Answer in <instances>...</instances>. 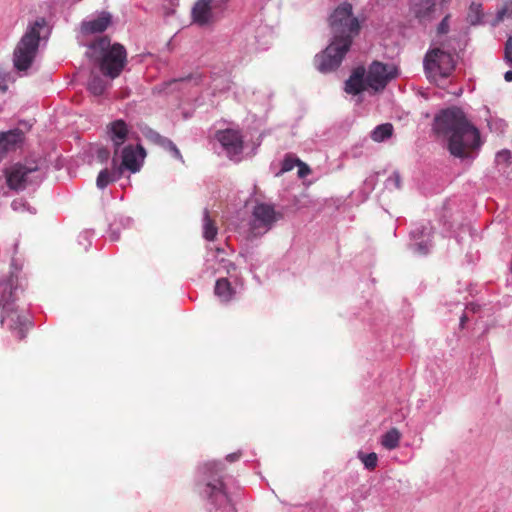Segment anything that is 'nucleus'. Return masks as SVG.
I'll list each match as a JSON object with an SVG mask.
<instances>
[{
  "label": "nucleus",
  "mask_w": 512,
  "mask_h": 512,
  "mask_svg": "<svg viewBox=\"0 0 512 512\" xmlns=\"http://www.w3.org/2000/svg\"><path fill=\"white\" fill-rule=\"evenodd\" d=\"M223 469V465L216 462L207 463L205 465V472L209 474V476H218L217 478L209 480L205 484V488L203 490V493L215 504H222L228 501L227 494L224 491L223 481L221 479V476H219V473H221Z\"/></svg>",
  "instance_id": "9b49d317"
},
{
  "label": "nucleus",
  "mask_w": 512,
  "mask_h": 512,
  "mask_svg": "<svg viewBox=\"0 0 512 512\" xmlns=\"http://www.w3.org/2000/svg\"><path fill=\"white\" fill-rule=\"evenodd\" d=\"M510 159H511V154L508 150H502V151L498 152L496 155V162L498 164L503 163L505 165H509Z\"/></svg>",
  "instance_id": "c756f323"
},
{
  "label": "nucleus",
  "mask_w": 512,
  "mask_h": 512,
  "mask_svg": "<svg viewBox=\"0 0 512 512\" xmlns=\"http://www.w3.org/2000/svg\"><path fill=\"white\" fill-rule=\"evenodd\" d=\"M468 320L467 316L466 315H463L460 319V326L463 328L466 321Z\"/></svg>",
  "instance_id": "58836bf2"
},
{
  "label": "nucleus",
  "mask_w": 512,
  "mask_h": 512,
  "mask_svg": "<svg viewBox=\"0 0 512 512\" xmlns=\"http://www.w3.org/2000/svg\"><path fill=\"white\" fill-rule=\"evenodd\" d=\"M297 166H298V176L300 178H305L306 176H308L311 173L310 167L306 163L302 162L301 160Z\"/></svg>",
  "instance_id": "473e14b6"
},
{
  "label": "nucleus",
  "mask_w": 512,
  "mask_h": 512,
  "mask_svg": "<svg viewBox=\"0 0 512 512\" xmlns=\"http://www.w3.org/2000/svg\"><path fill=\"white\" fill-rule=\"evenodd\" d=\"M393 134V126L390 123L378 125L371 133V138L375 142H382L390 138Z\"/></svg>",
  "instance_id": "4be33fe9"
},
{
  "label": "nucleus",
  "mask_w": 512,
  "mask_h": 512,
  "mask_svg": "<svg viewBox=\"0 0 512 512\" xmlns=\"http://www.w3.org/2000/svg\"><path fill=\"white\" fill-rule=\"evenodd\" d=\"M213 0H198L192 9L193 22L199 26L210 25L214 22L212 11Z\"/></svg>",
  "instance_id": "4468645a"
},
{
  "label": "nucleus",
  "mask_w": 512,
  "mask_h": 512,
  "mask_svg": "<svg viewBox=\"0 0 512 512\" xmlns=\"http://www.w3.org/2000/svg\"><path fill=\"white\" fill-rule=\"evenodd\" d=\"M366 69L363 66L355 68L345 82V91L348 94L357 95L366 90Z\"/></svg>",
  "instance_id": "2eb2a0df"
},
{
  "label": "nucleus",
  "mask_w": 512,
  "mask_h": 512,
  "mask_svg": "<svg viewBox=\"0 0 512 512\" xmlns=\"http://www.w3.org/2000/svg\"><path fill=\"white\" fill-rule=\"evenodd\" d=\"M329 24L333 35L332 42L338 44L349 43L351 47L353 39L360 32V23L353 16L352 5L343 3L338 6L329 18Z\"/></svg>",
  "instance_id": "39448f33"
},
{
  "label": "nucleus",
  "mask_w": 512,
  "mask_h": 512,
  "mask_svg": "<svg viewBox=\"0 0 512 512\" xmlns=\"http://www.w3.org/2000/svg\"><path fill=\"white\" fill-rule=\"evenodd\" d=\"M108 134L110 139L112 140L115 146L116 155L119 147L126 141L128 135V127L127 124L123 120H115L111 122L108 126Z\"/></svg>",
  "instance_id": "f3484780"
},
{
  "label": "nucleus",
  "mask_w": 512,
  "mask_h": 512,
  "mask_svg": "<svg viewBox=\"0 0 512 512\" xmlns=\"http://www.w3.org/2000/svg\"><path fill=\"white\" fill-rule=\"evenodd\" d=\"M504 79H505L507 82H511V81H512V71H511V70L507 71V72L504 74Z\"/></svg>",
  "instance_id": "4c0bfd02"
},
{
  "label": "nucleus",
  "mask_w": 512,
  "mask_h": 512,
  "mask_svg": "<svg viewBox=\"0 0 512 512\" xmlns=\"http://www.w3.org/2000/svg\"><path fill=\"white\" fill-rule=\"evenodd\" d=\"M24 141V133L16 128L0 133V151L3 153L17 149Z\"/></svg>",
  "instance_id": "dca6fc26"
},
{
  "label": "nucleus",
  "mask_w": 512,
  "mask_h": 512,
  "mask_svg": "<svg viewBox=\"0 0 512 512\" xmlns=\"http://www.w3.org/2000/svg\"><path fill=\"white\" fill-rule=\"evenodd\" d=\"M191 78H192V76H189L188 78H180L179 81H184L186 79H191Z\"/></svg>",
  "instance_id": "ea45409f"
},
{
  "label": "nucleus",
  "mask_w": 512,
  "mask_h": 512,
  "mask_svg": "<svg viewBox=\"0 0 512 512\" xmlns=\"http://www.w3.org/2000/svg\"><path fill=\"white\" fill-rule=\"evenodd\" d=\"M349 43L338 44L332 42L329 46L315 57V65L317 69L322 73H328L337 69L346 53L349 51Z\"/></svg>",
  "instance_id": "9d476101"
},
{
  "label": "nucleus",
  "mask_w": 512,
  "mask_h": 512,
  "mask_svg": "<svg viewBox=\"0 0 512 512\" xmlns=\"http://www.w3.org/2000/svg\"><path fill=\"white\" fill-rule=\"evenodd\" d=\"M512 15V2L507 3L504 8L499 12V17L503 18L504 16Z\"/></svg>",
  "instance_id": "f704fd0d"
},
{
  "label": "nucleus",
  "mask_w": 512,
  "mask_h": 512,
  "mask_svg": "<svg viewBox=\"0 0 512 512\" xmlns=\"http://www.w3.org/2000/svg\"><path fill=\"white\" fill-rule=\"evenodd\" d=\"M145 157V150L141 146L134 148L132 145H128L122 149L121 152V163L116 164L117 168L121 169L123 175L124 170H128L131 173H136L141 168V161Z\"/></svg>",
  "instance_id": "ddd939ff"
},
{
  "label": "nucleus",
  "mask_w": 512,
  "mask_h": 512,
  "mask_svg": "<svg viewBox=\"0 0 512 512\" xmlns=\"http://www.w3.org/2000/svg\"><path fill=\"white\" fill-rule=\"evenodd\" d=\"M113 167L112 169H103L99 172L96 185L99 189L106 188L110 183L117 181L121 178V169L116 167V159L115 157L112 160Z\"/></svg>",
  "instance_id": "6ab92c4d"
},
{
  "label": "nucleus",
  "mask_w": 512,
  "mask_h": 512,
  "mask_svg": "<svg viewBox=\"0 0 512 512\" xmlns=\"http://www.w3.org/2000/svg\"><path fill=\"white\" fill-rule=\"evenodd\" d=\"M365 75L367 87L377 93L383 91L388 83L398 76V71L393 65L373 61Z\"/></svg>",
  "instance_id": "6e6552de"
},
{
  "label": "nucleus",
  "mask_w": 512,
  "mask_h": 512,
  "mask_svg": "<svg viewBox=\"0 0 512 512\" xmlns=\"http://www.w3.org/2000/svg\"><path fill=\"white\" fill-rule=\"evenodd\" d=\"M1 285L4 286L0 297V306L2 307L1 323L6 324L7 328L15 333L18 340H23L27 331L32 327V323L13 306L15 290L18 287V277L10 274L8 279L1 283Z\"/></svg>",
  "instance_id": "7ed1b4c3"
},
{
  "label": "nucleus",
  "mask_w": 512,
  "mask_h": 512,
  "mask_svg": "<svg viewBox=\"0 0 512 512\" xmlns=\"http://www.w3.org/2000/svg\"><path fill=\"white\" fill-rule=\"evenodd\" d=\"M218 233L215 222L210 218L208 210L204 213L203 236L208 241H213Z\"/></svg>",
  "instance_id": "5701e85b"
},
{
  "label": "nucleus",
  "mask_w": 512,
  "mask_h": 512,
  "mask_svg": "<svg viewBox=\"0 0 512 512\" xmlns=\"http://www.w3.org/2000/svg\"><path fill=\"white\" fill-rule=\"evenodd\" d=\"M482 16L483 14L481 4L475 2L471 3L467 15V21L471 25H477L481 22Z\"/></svg>",
  "instance_id": "393cba45"
},
{
  "label": "nucleus",
  "mask_w": 512,
  "mask_h": 512,
  "mask_svg": "<svg viewBox=\"0 0 512 512\" xmlns=\"http://www.w3.org/2000/svg\"><path fill=\"white\" fill-rule=\"evenodd\" d=\"M216 139L220 142L227 153V156L234 160L243 152V136L238 130L225 129L216 133Z\"/></svg>",
  "instance_id": "f8f14e48"
},
{
  "label": "nucleus",
  "mask_w": 512,
  "mask_h": 512,
  "mask_svg": "<svg viewBox=\"0 0 512 512\" xmlns=\"http://www.w3.org/2000/svg\"><path fill=\"white\" fill-rule=\"evenodd\" d=\"M455 68L453 56L440 49L429 50L424 58V70L429 79L437 80L450 76Z\"/></svg>",
  "instance_id": "423d86ee"
},
{
  "label": "nucleus",
  "mask_w": 512,
  "mask_h": 512,
  "mask_svg": "<svg viewBox=\"0 0 512 512\" xmlns=\"http://www.w3.org/2000/svg\"><path fill=\"white\" fill-rule=\"evenodd\" d=\"M144 136L149 142L156 145H160L164 139V136L160 135L157 131L150 128L144 131Z\"/></svg>",
  "instance_id": "c85d7f7f"
},
{
  "label": "nucleus",
  "mask_w": 512,
  "mask_h": 512,
  "mask_svg": "<svg viewBox=\"0 0 512 512\" xmlns=\"http://www.w3.org/2000/svg\"><path fill=\"white\" fill-rule=\"evenodd\" d=\"M433 130L447 141L448 151L456 158H473L481 146L479 130L458 107H450L437 114Z\"/></svg>",
  "instance_id": "f257e3e1"
},
{
  "label": "nucleus",
  "mask_w": 512,
  "mask_h": 512,
  "mask_svg": "<svg viewBox=\"0 0 512 512\" xmlns=\"http://www.w3.org/2000/svg\"><path fill=\"white\" fill-rule=\"evenodd\" d=\"M163 149L169 151L174 158L181 160L183 162V157L179 149L176 147V145L168 138L164 137L163 141L159 145Z\"/></svg>",
  "instance_id": "bb28decb"
},
{
  "label": "nucleus",
  "mask_w": 512,
  "mask_h": 512,
  "mask_svg": "<svg viewBox=\"0 0 512 512\" xmlns=\"http://www.w3.org/2000/svg\"><path fill=\"white\" fill-rule=\"evenodd\" d=\"M110 23L111 15L103 12L96 19L83 22L81 28L84 33H101L108 28Z\"/></svg>",
  "instance_id": "a211bd4d"
},
{
  "label": "nucleus",
  "mask_w": 512,
  "mask_h": 512,
  "mask_svg": "<svg viewBox=\"0 0 512 512\" xmlns=\"http://www.w3.org/2000/svg\"><path fill=\"white\" fill-rule=\"evenodd\" d=\"M426 3H427V5H428V7H427V9H426L425 11H423V10H421V9H417V10L415 11L416 16H417L418 18H425L426 16H428V15H429V13L433 10V8H434V6H435L434 2H432L431 0H426Z\"/></svg>",
  "instance_id": "2f4dec72"
},
{
  "label": "nucleus",
  "mask_w": 512,
  "mask_h": 512,
  "mask_svg": "<svg viewBox=\"0 0 512 512\" xmlns=\"http://www.w3.org/2000/svg\"><path fill=\"white\" fill-rule=\"evenodd\" d=\"M239 458H240V454H238V453H231V454L227 455V457H226V459L229 462L237 461Z\"/></svg>",
  "instance_id": "e433bc0d"
},
{
  "label": "nucleus",
  "mask_w": 512,
  "mask_h": 512,
  "mask_svg": "<svg viewBox=\"0 0 512 512\" xmlns=\"http://www.w3.org/2000/svg\"><path fill=\"white\" fill-rule=\"evenodd\" d=\"M359 458L368 470H374L377 466L378 457L377 454L371 452L369 454L359 453Z\"/></svg>",
  "instance_id": "a878e982"
},
{
  "label": "nucleus",
  "mask_w": 512,
  "mask_h": 512,
  "mask_svg": "<svg viewBox=\"0 0 512 512\" xmlns=\"http://www.w3.org/2000/svg\"><path fill=\"white\" fill-rule=\"evenodd\" d=\"M299 162H300L299 158H296L293 155L288 154L285 156V158L283 160L281 171L289 172V171L293 170V168L295 166H297L299 164Z\"/></svg>",
  "instance_id": "cd10ccee"
},
{
  "label": "nucleus",
  "mask_w": 512,
  "mask_h": 512,
  "mask_svg": "<svg viewBox=\"0 0 512 512\" xmlns=\"http://www.w3.org/2000/svg\"><path fill=\"white\" fill-rule=\"evenodd\" d=\"M505 60L512 64V38H509L505 45Z\"/></svg>",
  "instance_id": "72a5a7b5"
},
{
  "label": "nucleus",
  "mask_w": 512,
  "mask_h": 512,
  "mask_svg": "<svg viewBox=\"0 0 512 512\" xmlns=\"http://www.w3.org/2000/svg\"><path fill=\"white\" fill-rule=\"evenodd\" d=\"M215 294L223 301H229L233 295V289L226 278H220L216 281Z\"/></svg>",
  "instance_id": "412c9836"
},
{
  "label": "nucleus",
  "mask_w": 512,
  "mask_h": 512,
  "mask_svg": "<svg viewBox=\"0 0 512 512\" xmlns=\"http://www.w3.org/2000/svg\"><path fill=\"white\" fill-rule=\"evenodd\" d=\"M97 157L101 162H104L109 158V151L106 148H100L97 151Z\"/></svg>",
  "instance_id": "c9c22d12"
},
{
  "label": "nucleus",
  "mask_w": 512,
  "mask_h": 512,
  "mask_svg": "<svg viewBox=\"0 0 512 512\" xmlns=\"http://www.w3.org/2000/svg\"><path fill=\"white\" fill-rule=\"evenodd\" d=\"M107 88V82L98 75H92L88 83L89 91L96 96L102 95Z\"/></svg>",
  "instance_id": "b1692460"
},
{
  "label": "nucleus",
  "mask_w": 512,
  "mask_h": 512,
  "mask_svg": "<svg viewBox=\"0 0 512 512\" xmlns=\"http://www.w3.org/2000/svg\"><path fill=\"white\" fill-rule=\"evenodd\" d=\"M449 18L450 15H446L437 27L438 34H447L449 31Z\"/></svg>",
  "instance_id": "7c9ffc66"
},
{
  "label": "nucleus",
  "mask_w": 512,
  "mask_h": 512,
  "mask_svg": "<svg viewBox=\"0 0 512 512\" xmlns=\"http://www.w3.org/2000/svg\"><path fill=\"white\" fill-rule=\"evenodd\" d=\"M401 433L397 428H391L381 438V445L388 449L393 450L399 446Z\"/></svg>",
  "instance_id": "aec40b11"
},
{
  "label": "nucleus",
  "mask_w": 512,
  "mask_h": 512,
  "mask_svg": "<svg viewBox=\"0 0 512 512\" xmlns=\"http://www.w3.org/2000/svg\"><path fill=\"white\" fill-rule=\"evenodd\" d=\"M45 25L44 18L35 20L17 43L13 52V65L17 71H26L33 64L38 53L40 30Z\"/></svg>",
  "instance_id": "20e7f679"
},
{
  "label": "nucleus",
  "mask_w": 512,
  "mask_h": 512,
  "mask_svg": "<svg viewBox=\"0 0 512 512\" xmlns=\"http://www.w3.org/2000/svg\"><path fill=\"white\" fill-rule=\"evenodd\" d=\"M280 214L270 204L259 203L252 212L250 232L254 237L267 233L279 219Z\"/></svg>",
  "instance_id": "1a4fd4ad"
},
{
  "label": "nucleus",
  "mask_w": 512,
  "mask_h": 512,
  "mask_svg": "<svg viewBox=\"0 0 512 512\" xmlns=\"http://www.w3.org/2000/svg\"><path fill=\"white\" fill-rule=\"evenodd\" d=\"M89 57L96 63L101 73L115 79L120 76L127 64V51L119 43L111 44L109 37H100L89 46Z\"/></svg>",
  "instance_id": "f03ea898"
},
{
  "label": "nucleus",
  "mask_w": 512,
  "mask_h": 512,
  "mask_svg": "<svg viewBox=\"0 0 512 512\" xmlns=\"http://www.w3.org/2000/svg\"><path fill=\"white\" fill-rule=\"evenodd\" d=\"M39 170L35 161L15 163L4 170L7 186L11 190H24L32 182L33 174Z\"/></svg>",
  "instance_id": "0eeeda50"
}]
</instances>
